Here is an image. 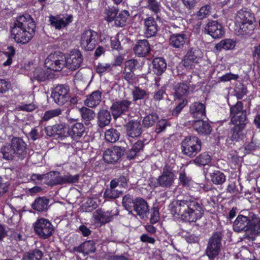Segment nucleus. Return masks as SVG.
<instances>
[{"label": "nucleus", "instance_id": "1", "mask_svg": "<svg viewBox=\"0 0 260 260\" xmlns=\"http://www.w3.org/2000/svg\"><path fill=\"white\" fill-rule=\"evenodd\" d=\"M170 207L173 214L179 216L185 222H195L200 219L204 213L201 204L192 198L175 200Z\"/></svg>", "mask_w": 260, "mask_h": 260}, {"label": "nucleus", "instance_id": "2", "mask_svg": "<svg viewBox=\"0 0 260 260\" xmlns=\"http://www.w3.org/2000/svg\"><path fill=\"white\" fill-rule=\"evenodd\" d=\"M36 24L32 17L26 14L18 17L11 27V34L17 43L26 44L32 38Z\"/></svg>", "mask_w": 260, "mask_h": 260}, {"label": "nucleus", "instance_id": "3", "mask_svg": "<svg viewBox=\"0 0 260 260\" xmlns=\"http://www.w3.org/2000/svg\"><path fill=\"white\" fill-rule=\"evenodd\" d=\"M255 17L251 11L243 9L238 11L235 17V30L239 35H250L255 28Z\"/></svg>", "mask_w": 260, "mask_h": 260}, {"label": "nucleus", "instance_id": "4", "mask_svg": "<svg viewBox=\"0 0 260 260\" xmlns=\"http://www.w3.org/2000/svg\"><path fill=\"white\" fill-rule=\"evenodd\" d=\"M233 228L238 232L245 231L246 237L253 241L260 232V220L255 218L250 221L247 216L239 215L233 223Z\"/></svg>", "mask_w": 260, "mask_h": 260}, {"label": "nucleus", "instance_id": "5", "mask_svg": "<svg viewBox=\"0 0 260 260\" xmlns=\"http://www.w3.org/2000/svg\"><path fill=\"white\" fill-rule=\"evenodd\" d=\"M202 142L196 136L186 137L181 143L182 153L189 157L195 156L201 150Z\"/></svg>", "mask_w": 260, "mask_h": 260}, {"label": "nucleus", "instance_id": "6", "mask_svg": "<svg viewBox=\"0 0 260 260\" xmlns=\"http://www.w3.org/2000/svg\"><path fill=\"white\" fill-rule=\"evenodd\" d=\"M222 237L223 233L217 231L214 232L210 237L206 250V253L210 259H213L218 255L220 251Z\"/></svg>", "mask_w": 260, "mask_h": 260}, {"label": "nucleus", "instance_id": "7", "mask_svg": "<svg viewBox=\"0 0 260 260\" xmlns=\"http://www.w3.org/2000/svg\"><path fill=\"white\" fill-rule=\"evenodd\" d=\"M175 179V176L172 169L169 166H165L161 175L156 179V182L152 186L154 188H170L174 184Z\"/></svg>", "mask_w": 260, "mask_h": 260}, {"label": "nucleus", "instance_id": "8", "mask_svg": "<svg viewBox=\"0 0 260 260\" xmlns=\"http://www.w3.org/2000/svg\"><path fill=\"white\" fill-rule=\"evenodd\" d=\"M98 34L91 29L84 31L81 35L80 44L85 51H92L98 43Z\"/></svg>", "mask_w": 260, "mask_h": 260}, {"label": "nucleus", "instance_id": "9", "mask_svg": "<svg viewBox=\"0 0 260 260\" xmlns=\"http://www.w3.org/2000/svg\"><path fill=\"white\" fill-rule=\"evenodd\" d=\"M34 230L40 238L46 239L52 235L54 229L49 220L42 218L38 219L35 222Z\"/></svg>", "mask_w": 260, "mask_h": 260}, {"label": "nucleus", "instance_id": "10", "mask_svg": "<svg viewBox=\"0 0 260 260\" xmlns=\"http://www.w3.org/2000/svg\"><path fill=\"white\" fill-rule=\"evenodd\" d=\"M70 88L68 85L60 84L55 86L52 90L51 97L55 103L62 106L70 98Z\"/></svg>", "mask_w": 260, "mask_h": 260}, {"label": "nucleus", "instance_id": "11", "mask_svg": "<svg viewBox=\"0 0 260 260\" xmlns=\"http://www.w3.org/2000/svg\"><path fill=\"white\" fill-rule=\"evenodd\" d=\"M64 67L74 71L79 69L83 62V58L81 52L77 49H74L65 55Z\"/></svg>", "mask_w": 260, "mask_h": 260}, {"label": "nucleus", "instance_id": "12", "mask_svg": "<svg viewBox=\"0 0 260 260\" xmlns=\"http://www.w3.org/2000/svg\"><path fill=\"white\" fill-rule=\"evenodd\" d=\"M202 57V53L200 49L191 48L184 57L183 65L188 69H194L200 63Z\"/></svg>", "mask_w": 260, "mask_h": 260}, {"label": "nucleus", "instance_id": "13", "mask_svg": "<svg viewBox=\"0 0 260 260\" xmlns=\"http://www.w3.org/2000/svg\"><path fill=\"white\" fill-rule=\"evenodd\" d=\"M65 55L58 53L50 54L45 60V65L48 69L58 72L64 67Z\"/></svg>", "mask_w": 260, "mask_h": 260}, {"label": "nucleus", "instance_id": "14", "mask_svg": "<svg viewBox=\"0 0 260 260\" xmlns=\"http://www.w3.org/2000/svg\"><path fill=\"white\" fill-rule=\"evenodd\" d=\"M125 149L123 147L114 146L107 149L103 153V159L105 162L114 164L117 162L123 155Z\"/></svg>", "mask_w": 260, "mask_h": 260}, {"label": "nucleus", "instance_id": "15", "mask_svg": "<svg viewBox=\"0 0 260 260\" xmlns=\"http://www.w3.org/2000/svg\"><path fill=\"white\" fill-rule=\"evenodd\" d=\"M131 104V101L127 100H118L114 102L110 107L114 119H116L122 114L127 112Z\"/></svg>", "mask_w": 260, "mask_h": 260}, {"label": "nucleus", "instance_id": "16", "mask_svg": "<svg viewBox=\"0 0 260 260\" xmlns=\"http://www.w3.org/2000/svg\"><path fill=\"white\" fill-rule=\"evenodd\" d=\"M11 144L15 151L16 157L23 159L27 155L26 144L22 139L19 137H14L11 141Z\"/></svg>", "mask_w": 260, "mask_h": 260}, {"label": "nucleus", "instance_id": "17", "mask_svg": "<svg viewBox=\"0 0 260 260\" xmlns=\"http://www.w3.org/2000/svg\"><path fill=\"white\" fill-rule=\"evenodd\" d=\"M142 20L146 37L151 38L155 36L158 31V25L154 18L152 16H149L146 18H143Z\"/></svg>", "mask_w": 260, "mask_h": 260}, {"label": "nucleus", "instance_id": "18", "mask_svg": "<svg viewBox=\"0 0 260 260\" xmlns=\"http://www.w3.org/2000/svg\"><path fill=\"white\" fill-rule=\"evenodd\" d=\"M141 219L147 218L149 214L147 202L141 198L135 199V205L133 209Z\"/></svg>", "mask_w": 260, "mask_h": 260}, {"label": "nucleus", "instance_id": "19", "mask_svg": "<svg viewBox=\"0 0 260 260\" xmlns=\"http://www.w3.org/2000/svg\"><path fill=\"white\" fill-rule=\"evenodd\" d=\"M205 31L214 39L220 38L224 34L222 25L216 21L209 22L205 27Z\"/></svg>", "mask_w": 260, "mask_h": 260}, {"label": "nucleus", "instance_id": "20", "mask_svg": "<svg viewBox=\"0 0 260 260\" xmlns=\"http://www.w3.org/2000/svg\"><path fill=\"white\" fill-rule=\"evenodd\" d=\"M127 135L131 138L139 137L142 133V127L140 121L131 120L126 125Z\"/></svg>", "mask_w": 260, "mask_h": 260}, {"label": "nucleus", "instance_id": "21", "mask_svg": "<svg viewBox=\"0 0 260 260\" xmlns=\"http://www.w3.org/2000/svg\"><path fill=\"white\" fill-rule=\"evenodd\" d=\"M242 103H237L236 105L231 108V115L232 122L235 124H242L241 121L245 120V115L242 113Z\"/></svg>", "mask_w": 260, "mask_h": 260}, {"label": "nucleus", "instance_id": "22", "mask_svg": "<svg viewBox=\"0 0 260 260\" xmlns=\"http://www.w3.org/2000/svg\"><path fill=\"white\" fill-rule=\"evenodd\" d=\"M72 20L73 16L71 15L63 17L53 16L49 17V21L51 25L58 29L66 27L69 23L72 22Z\"/></svg>", "mask_w": 260, "mask_h": 260}, {"label": "nucleus", "instance_id": "23", "mask_svg": "<svg viewBox=\"0 0 260 260\" xmlns=\"http://www.w3.org/2000/svg\"><path fill=\"white\" fill-rule=\"evenodd\" d=\"M134 51L139 57L146 56L150 51V47L148 41L146 40H138L134 47Z\"/></svg>", "mask_w": 260, "mask_h": 260}, {"label": "nucleus", "instance_id": "24", "mask_svg": "<svg viewBox=\"0 0 260 260\" xmlns=\"http://www.w3.org/2000/svg\"><path fill=\"white\" fill-rule=\"evenodd\" d=\"M187 39L184 34H173L170 37L169 45L175 49H182Z\"/></svg>", "mask_w": 260, "mask_h": 260}, {"label": "nucleus", "instance_id": "25", "mask_svg": "<svg viewBox=\"0 0 260 260\" xmlns=\"http://www.w3.org/2000/svg\"><path fill=\"white\" fill-rule=\"evenodd\" d=\"M52 131V133H48V136L60 137H66L69 136V126L64 124H55L53 126H48L47 131Z\"/></svg>", "mask_w": 260, "mask_h": 260}, {"label": "nucleus", "instance_id": "26", "mask_svg": "<svg viewBox=\"0 0 260 260\" xmlns=\"http://www.w3.org/2000/svg\"><path fill=\"white\" fill-rule=\"evenodd\" d=\"M85 132V127L80 122H77L69 127V136L74 140L80 139Z\"/></svg>", "mask_w": 260, "mask_h": 260}, {"label": "nucleus", "instance_id": "27", "mask_svg": "<svg viewBox=\"0 0 260 260\" xmlns=\"http://www.w3.org/2000/svg\"><path fill=\"white\" fill-rule=\"evenodd\" d=\"M190 112L194 118L202 119L206 116L205 105L200 102H194L190 106Z\"/></svg>", "mask_w": 260, "mask_h": 260}, {"label": "nucleus", "instance_id": "28", "mask_svg": "<svg viewBox=\"0 0 260 260\" xmlns=\"http://www.w3.org/2000/svg\"><path fill=\"white\" fill-rule=\"evenodd\" d=\"M97 123L99 127L103 128L108 125L111 121L110 112L107 109L100 110L97 114Z\"/></svg>", "mask_w": 260, "mask_h": 260}, {"label": "nucleus", "instance_id": "29", "mask_svg": "<svg viewBox=\"0 0 260 260\" xmlns=\"http://www.w3.org/2000/svg\"><path fill=\"white\" fill-rule=\"evenodd\" d=\"M101 91L99 90L93 91L87 96L86 99L84 101L85 105L89 108L95 107L101 101Z\"/></svg>", "mask_w": 260, "mask_h": 260}, {"label": "nucleus", "instance_id": "30", "mask_svg": "<svg viewBox=\"0 0 260 260\" xmlns=\"http://www.w3.org/2000/svg\"><path fill=\"white\" fill-rule=\"evenodd\" d=\"M174 95L178 99L186 100L189 93V86L185 83H178L173 88Z\"/></svg>", "mask_w": 260, "mask_h": 260}, {"label": "nucleus", "instance_id": "31", "mask_svg": "<svg viewBox=\"0 0 260 260\" xmlns=\"http://www.w3.org/2000/svg\"><path fill=\"white\" fill-rule=\"evenodd\" d=\"M45 183L49 186L61 185V175L58 171H51L45 174Z\"/></svg>", "mask_w": 260, "mask_h": 260}, {"label": "nucleus", "instance_id": "32", "mask_svg": "<svg viewBox=\"0 0 260 260\" xmlns=\"http://www.w3.org/2000/svg\"><path fill=\"white\" fill-rule=\"evenodd\" d=\"M194 129L199 134L207 135L210 133L211 127L206 121H203L201 119L195 121L193 124Z\"/></svg>", "mask_w": 260, "mask_h": 260}, {"label": "nucleus", "instance_id": "33", "mask_svg": "<svg viewBox=\"0 0 260 260\" xmlns=\"http://www.w3.org/2000/svg\"><path fill=\"white\" fill-rule=\"evenodd\" d=\"M96 223L104 224L111 221L113 215L109 212H104L101 209L97 210L93 214Z\"/></svg>", "mask_w": 260, "mask_h": 260}, {"label": "nucleus", "instance_id": "34", "mask_svg": "<svg viewBox=\"0 0 260 260\" xmlns=\"http://www.w3.org/2000/svg\"><path fill=\"white\" fill-rule=\"evenodd\" d=\"M152 71L157 75H161L165 71L167 68V63L165 59L161 57L154 58L152 61Z\"/></svg>", "mask_w": 260, "mask_h": 260}, {"label": "nucleus", "instance_id": "35", "mask_svg": "<svg viewBox=\"0 0 260 260\" xmlns=\"http://www.w3.org/2000/svg\"><path fill=\"white\" fill-rule=\"evenodd\" d=\"M49 200L45 197L37 198L32 204V208L39 212L44 211L48 209Z\"/></svg>", "mask_w": 260, "mask_h": 260}, {"label": "nucleus", "instance_id": "36", "mask_svg": "<svg viewBox=\"0 0 260 260\" xmlns=\"http://www.w3.org/2000/svg\"><path fill=\"white\" fill-rule=\"evenodd\" d=\"M144 146V144L142 141L139 140L135 143L132 149L129 150L127 152V159H134L135 156L139 155V154L143 151Z\"/></svg>", "mask_w": 260, "mask_h": 260}, {"label": "nucleus", "instance_id": "37", "mask_svg": "<svg viewBox=\"0 0 260 260\" xmlns=\"http://www.w3.org/2000/svg\"><path fill=\"white\" fill-rule=\"evenodd\" d=\"M3 157L6 160H12L16 157L15 151L14 150L11 143L3 146L1 149Z\"/></svg>", "mask_w": 260, "mask_h": 260}, {"label": "nucleus", "instance_id": "38", "mask_svg": "<svg viewBox=\"0 0 260 260\" xmlns=\"http://www.w3.org/2000/svg\"><path fill=\"white\" fill-rule=\"evenodd\" d=\"M80 175L79 174L73 175L69 172L61 175V185L75 184L79 182Z\"/></svg>", "mask_w": 260, "mask_h": 260}, {"label": "nucleus", "instance_id": "39", "mask_svg": "<svg viewBox=\"0 0 260 260\" xmlns=\"http://www.w3.org/2000/svg\"><path fill=\"white\" fill-rule=\"evenodd\" d=\"M43 255V254L41 250L35 249L25 253L22 260H40Z\"/></svg>", "mask_w": 260, "mask_h": 260}, {"label": "nucleus", "instance_id": "40", "mask_svg": "<svg viewBox=\"0 0 260 260\" xmlns=\"http://www.w3.org/2000/svg\"><path fill=\"white\" fill-rule=\"evenodd\" d=\"M120 132L116 129L112 128L106 130L105 133V139L111 143H115L120 137Z\"/></svg>", "mask_w": 260, "mask_h": 260}, {"label": "nucleus", "instance_id": "41", "mask_svg": "<svg viewBox=\"0 0 260 260\" xmlns=\"http://www.w3.org/2000/svg\"><path fill=\"white\" fill-rule=\"evenodd\" d=\"M159 117L157 114L152 113L145 116L142 121V124L144 127L148 128L154 125L158 120Z\"/></svg>", "mask_w": 260, "mask_h": 260}, {"label": "nucleus", "instance_id": "42", "mask_svg": "<svg viewBox=\"0 0 260 260\" xmlns=\"http://www.w3.org/2000/svg\"><path fill=\"white\" fill-rule=\"evenodd\" d=\"M211 180L215 184H220L225 181V176L223 173L216 170L210 173Z\"/></svg>", "mask_w": 260, "mask_h": 260}, {"label": "nucleus", "instance_id": "43", "mask_svg": "<svg viewBox=\"0 0 260 260\" xmlns=\"http://www.w3.org/2000/svg\"><path fill=\"white\" fill-rule=\"evenodd\" d=\"M129 16V13L126 10L121 11L115 19V24L117 26L123 27L125 25L126 20Z\"/></svg>", "mask_w": 260, "mask_h": 260}, {"label": "nucleus", "instance_id": "44", "mask_svg": "<svg viewBox=\"0 0 260 260\" xmlns=\"http://www.w3.org/2000/svg\"><path fill=\"white\" fill-rule=\"evenodd\" d=\"M211 161V157L206 152L200 154L196 157L193 160V162L199 165L205 166L209 164Z\"/></svg>", "mask_w": 260, "mask_h": 260}, {"label": "nucleus", "instance_id": "45", "mask_svg": "<svg viewBox=\"0 0 260 260\" xmlns=\"http://www.w3.org/2000/svg\"><path fill=\"white\" fill-rule=\"evenodd\" d=\"M135 205V200H134L132 196L127 194L123 198L122 205L129 212L132 211Z\"/></svg>", "mask_w": 260, "mask_h": 260}, {"label": "nucleus", "instance_id": "46", "mask_svg": "<svg viewBox=\"0 0 260 260\" xmlns=\"http://www.w3.org/2000/svg\"><path fill=\"white\" fill-rule=\"evenodd\" d=\"M80 112L82 118L85 121H89L94 119L95 113L94 111L88 108L82 107L80 109Z\"/></svg>", "mask_w": 260, "mask_h": 260}, {"label": "nucleus", "instance_id": "47", "mask_svg": "<svg viewBox=\"0 0 260 260\" xmlns=\"http://www.w3.org/2000/svg\"><path fill=\"white\" fill-rule=\"evenodd\" d=\"M147 4L146 8L154 14H157L160 12L161 5L157 0H147Z\"/></svg>", "mask_w": 260, "mask_h": 260}, {"label": "nucleus", "instance_id": "48", "mask_svg": "<svg viewBox=\"0 0 260 260\" xmlns=\"http://www.w3.org/2000/svg\"><path fill=\"white\" fill-rule=\"evenodd\" d=\"M98 207V204L95 199L92 198H89L83 204L82 207L83 211L87 212H90L96 209Z\"/></svg>", "mask_w": 260, "mask_h": 260}, {"label": "nucleus", "instance_id": "49", "mask_svg": "<svg viewBox=\"0 0 260 260\" xmlns=\"http://www.w3.org/2000/svg\"><path fill=\"white\" fill-rule=\"evenodd\" d=\"M121 193V191L116 188H108L105 191L104 197L106 199H114L118 198Z\"/></svg>", "mask_w": 260, "mask_h": 260}, {"label": "nucleus", "instance_id": "50", "mask_svg": "<svg viewBox=\"0 0 260 260\" xmlns=\"http://www.w3.org/2000/svg\"><path fill=\"white\" fill-rule=\"evenodd\" d=\"M211 11V6L209 5H206L202 7L197 13V16L198 19L202 20L207 17Z\"/></svg>", "mask_w": 260, "mask_h": 260}, {"label": "nucleus", "instance_id": "51", "mask_svg": "<svg viewBox=\"0 0 260 260\" xmlns=\"http://www.w3.org/2000/svg\"><path fill=\"white\" fill-rule=\"evenodd\" d=\"M132 93L134 101L143 99L147 95L146 91L145 90L142 89L137 86L135 87Z\"/></svg>", "mask_w": 260, "mask_h": 260}, {"label": "nucleus", "instance_id": "52", "mask_svg": "<svg viewBox=\"0 0 260 260\" xmlns=\"http://www.w3.org/2000/svg\"><path fill=\"white\" fill-rule=\"evenodd\" d=\"M33 77L39 81L42 82L48 78V75L43 69L37 68L34 72Z\"/></svg>", "mask_w": 260, "mask_h": 260}, {"label": "nucleus", "instance_id": "53", "mask_svg": "<svg viewBox=\"0 0 260 260\" xmlns=\"http://www.w3.org/2000/svg\"><path fill=\"white\" fill-rule=\"evenodd\" d=\"M83 243L84 254H88L95 251L96 247L94 242L93 241H85Z\"/></svg>", "mask_w": 260, "mask_h": 260}, {"label": "nucleus", "instance_id": "54", "mask_svg": "<svg viewBox=\"0 0 260 260\" xmlns=\"http://www.w3.org/2000/svg\"><path fill=\"white\" fill-rule=\"evenodd\" d=\"M118 13V10L114 7H109L106 9L105 13L106 15V20L108 22H111L115 19Z\"/></svg>", "mask_w": 260, "mask_h": 260}, {"label": "nucleus", "instance_id": "55", "mask_svg": "<svg viewBox=\"0 0 260 260\" xmlns=\"http://www.w3.org/2000/svg\"><path fill=\"white\" fill-rule=\"evenodd\" d=\"M15 53V50L12 46H9L7 48V51L4 52V54L8 57L7 60L3 63L4 66L10 65L12 62V57Z\"/></svg>", "mask_w": 260, "mask_h": 260}, {"label": "nucleus", "instance_id": "56", "mask_svg": "<svg viewBox=\"0 0 260 260\" xmlns=\"http://www.w3.org/2000/svg\"><path fill=\"white\" fill-rule=\"evenodd\" d=\"M15 53V50L12 46H9L7 48V51L4 52V54L8 57L7 60L3 63L4 66L10 65L12 62V57Z\"/></svg>", "mask_w": 260, "mask_h": 260}, {"label": "nucleus", "instance_id": "57", "mask_svg": "<svg viewBox=\"0 0 260 260\" xmlns=\"http://www.w3.org/2000/svg\"><path fill=\"white\" fill-rule=\"evenodd\" d=\"M112 69V66L110 63H99L96 67V72L101 76L104 73L108 72Z\"/></svg>", "mask_w": 260, "mask_h": 260}, {"label": "nucleus", "instance_id": "58", "mask_svg": "<svg viewBox=\"0 0 260 260\" xmlns=\"http://www.w3.org/2000/svg\"><path fill=\"white\" fill-rule=\"evenodd\" d=\"M61 114V110L60 108L48 110L45 112L43 119L45 121H47L52 118L59 116Z\"/></svg>", "mask_w": 260, "mask_h": 260}, {"label": "nucleus", "instance_id": "59", "mask_svg": "<svg viewBox=\"0 0 260 260\" xmlns=\"http://www.w3.org/2000/svg\"><path fill=\"white\" fill-rule=\"evenodd\" d=\"M10 238L13 242H16L19 244L25 242L26 237L24 234H21L20 232H14L11 234Z\"/></svg>", "mask_w": 260, "mask_h": 260}, {"label": "nucleus", "instance_id": "60", "mask_svg": "<svg viewBox=\"0 0 260 260\" xmlns=\"http://www.w3.org/2000/svg\"><path fill=\"white\" fill-rule=\"evenodd\" d=\"M134 72L132 70H126L125 69L123 70V78L129 84H133L136 80L137 78Z\"/></svg>", "mask_w": 260, "mask_h": 260}, {"label": "nucleus", "instance_id": "61", "mask_svg": "<svg viewBox=\"0 0 260 260\" xmlns=\"http://www.w3.org/2000/svg\"><path fill=\"white\" fill-rule=\"evenodd\" d=\"M234 90L237 98L239 99H242L247 93L246 89L240 82L237 83Z\"/></svg>", "mask_w": 260, "mask_h": 260}, {"label": "nucleus", "instance_id": "62", "mask_svg": "<svg viewBox=\"0 0 260 260\" xmlns=\"http://www.w3.org/2000/svg\"><path fill=\"white\" fill-rule=\"evenodd\" d=\"M179 180L180 183L184 186H189L191 183V178L188 177L184 171L180 173Z\"/></svg>", "mask_w": 260, "mask_h": 260}, {"label": "nucleus", "instance_id": "63", "mask_svg": "<svg viewBox=\"0 0 260 260\" xmlns=\"http://www.w3.org/2000/svg\"><path fill=\"white\" fill-rule=\"evenodd\" d=\"M167 126V121L165 119H161L156 124L155 132L159 134L164 131Z\"/></svg>", "mask_w": 260, "mask_h": 260}, {"label": "nucleus", "instance_id": "64", "mask_svg": "<svg viewBox=\"0 0 260 260\" xmlns=\"http://www.w3.org/2000/svg\"><path fill=\"white\" fill-rule=\"evenodd\" d=\"M138 62L137 60L132 59L128 60L125 62L124 69L126 70H132L135 71L136 70V67L138 65Z\"/></svg>", "mask_w": 260, "mask_h": 260}]
</instances>
